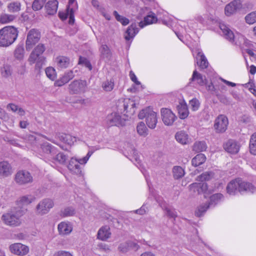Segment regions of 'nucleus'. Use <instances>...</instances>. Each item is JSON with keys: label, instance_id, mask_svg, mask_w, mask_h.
<instances>
[{"label": "nucleus", "instance_id": "8", "mask_svg": "<svg viewBox=\"0 0 256 256\" xmlns=\"http://www.w3.org/2000/svg\"><path fill=\"white\" fill-rule=\"evenodd\" d=\"M58 152V149L48 142L41 144L38 150V156L46 162H50L54 158Z\"/></svg>", "mask_w": 256, "mask_h": 256}, {"label": "nucleus", "instance_id": "50", "mask_svg": "<svg viewBox=\"0 0 256 256\" xmlns=\"http://www.w3.org/2000/svg\"><path fill=\"white\" fill-rule=\"evenodd\" d=\"M113 14L116 20L120 22L122 25L126 26L128 24L130 21L128 18H126L124 16L120 15L118 14V12L116 10L114 12Z\"/></svg>", "mask_w": 256, "mask_h": 256}, {"label": "nucleus", "instance_id": "25", "mask_svg": "<svg viewBox=\"0 0 256 256\" xmlns=\"http://www.w3.org/2000/svg\"><path fill=\"white\" fill-rule=\"evenodd\" d=\"M74 77L72 70H67L54 82V86H62L68 82Z\"/></svg>", "mask_w": 256, "mask_h": 256}, {"label": "nucleus", "instance_id": "14", "mask_svg": "<svg viewBox=\"0 0 256 256\" xmlns=\"http://www.w3.org/2000/svg\"><path fill=\"white\" fill-rule=\"evenodd\" d=\"M40 32L36 29H32L28 33L26 42V48L30 50L40 40Z\"/></svg>", "mask_w": 256, "mask_h": 256}, {"label": "nucleus", "instance_id": "7", "mask_svg": "<svg viewBox=\"0 0 256 256\" xmlns=\"http://www.w3.org/2000/svg\"><path fill=\"white\" fill-rule=\"evenodd\" d=\"M220 28L224 37L230 42L236 45L241 46L244 44H247V40L244 36L239 34H234L232 31L224 24H220Z\"/></svg>", "mask_w": 256, "mask_h": 256}, {"label": "nucleus", "instance_id": "19", "mask_svg": "<svg viewBox=\"0 0 256 256\" xmlns=\"http://www.w3.org/2000/svg\"><path fill=\"white\" fill-rule=\"evenodd\" d=\"M242 7L240 0H234L227 4L224 8V14L227 16H232L236 13Z\"/></svg>", "mask_w": 256, "mask_h": 256}, {"label": "nucleus", "instance_id": "16", "mask_svg": "<svg viewBox=\"0 0 256 256\" xmlns=\"http://www.w3.org/2000/svg\"><path fill=\"white\" fill-rule=\"evenodd\" d=\"M192 52L194 56H196V64L200 68H206L208 66V61L200 48L192 49Z\"/></svg>", "mask_w": 256, "mask_h": 256}, {"label": "nucleus", "instance_id": "51", "mask_svg": "<svg viewBox=\"0 0 256 256\" xmlns=\"http://www.w3.org/2000/svg\"><path fill=\"white\" fill-rule=\"evenodd\" d=\"M246 23L252 24L256 22V11L250 12L245 17Z\"/></svg>", "mask_w": 256, "mask_h": 256}, {"label": "nucleus", "instance_id": "60", "mask_svg": "<svg viewBox=\"0 0 256 256\" xmlns=\"http://www.w3.org/2000/svg\"><path fill=\"white\" fill-rule=\"evenodd\" d=\"M68 23L70 24H72L74 22V8H68Z\"/></svg>", "mask_w": 256, "mask_h": 256}, {"label": "nucleus", "instance_id": "58", "mask_svg": "<svg viewBox=\"0 0 256 256\" xmlns=\"http://www.w3.org/2000/svg\"><path fill=\"white\" fill-rule=\"evenodd\" d=\"M100 50L102 55L104 57H108L109 56L110 50L106 44H103L102 46L100 48Z\"/></svg>", "mask_w": 256, "mask_h": 256}, {"label": "nucleus", "instance_id": "2", "mask_svg": "<svg viewBox=\"0 0 256 256\" xmlns=\"http://www.w3.org/2000/svg\"><path fill=\"white\" fill-rule=\"evenodd\" d=\"M256 188L251 183L243 181L240 178H236L231 180L227 185L226 192L232 196L236 195L238 192L254 193Z\"/></svg>", "mask_w": 256, "mask_h": 256}, {"label": "nucleus", "instance_id": "54", "mask_svg": "<svg viewBox=\"0 0 256 256\" xmlns=\"http://www.w3.org/2000/svg\"><path fill=\"white\" fill-rule=\"evenodd\" d=\"M61 213L63 216H70L74 215L75 214V210L72 207H68L62 210Z\"/></svg>", "mask_w": 256, "mask_h": 256}, {"label": "nucleus", "instance_id": "53", "mask_svg": "<svg viewBox=\"0 0 256 256\" xmlns=\"http://www.w3.org/2000/svg\"><path fill=\"white\" fill-rule=\"evenodd\" d=\"M46 0H34L32 3V9L36 11L40 10Z\"/></svg>", "mask_w": 256, "mask_h": 256}, {"label": "nucleus", "instance_id": "44", "mask_svg": "<svg viewBox=\"0 0 256 256\" xmlns=\"http://www.w3.org/2000/svg\"><path fill=\"white\" fill-rule=\"evenodd\" d=\"M114 80L112 79L110 80H106L102 82V87L105 92H110L114 88Z\"/></svg>", "mask_w": 256, "mask_h": 256}, {"label": "nucleus", "instance_id": "43", "mask_svg": "<svg viewBox=\"0 0 256 256\" xmlns=\"http://www.w3.org/2000/svg\"><path fill=\"white\" fill-rule=\"evenodd\" d=\"M128 145L126 148V150L128 151V154L133 156L136 162L139 163L140 160L137 150L132 145L130 144H128Z\"/></svg>", "mask_w": 256, "mask_h": 256}, {"label": "nucleus", "instance_id": "23", "mask_svg": "<svg viewBox=\"0 0 256 256\" xmlns=\"http://www.w3.org/2000/svg\"><path fill=\"white\" fill-rule=\"evenodd\" d=\"M35 199V196L32 194L22 196L20 197L16 202V204L18 206L16 208L18 210L24 208L26 210V208L25 207L33 202Z\"/></svg>", "mask_w": 256, "mask_h": 256}, {"label": "nucleus", "instance_id": "62", "mask_svg": "<svg viewBox=\"0 0 256 256\" xmlns=\"http://www.w3.org/2000/svg\"><path fill=\"white\" fill-rule=\"evenodd\" d=\"M130 77L131 80L137 86L142 87L140 82L138 80L136 76L132 71L130 72Z\"/></svg>", "mask_w": 256, "mask_h": 256}, {"label": "nucleus", "instance_id": "15", "mask_svg": "<svg viewBox=\"0 0 256 256\" xmlns=\"http://www.w3.org/2000/svg\"><path fill=\"white\" fill-rule=\"evenodd\" d=\"M54 202L50 198H44L41 200L37 205L36 209L38 214L44 215L48 214L54 206Z\"/></svg>", "mask_w": 256, "mask_h": 256}, {"label": "nucleus", "instance_id": "1", "mask_svg": "<svg viewBox=\"0 0 256 256\" xmlns=\"http://www.w3.org/2000/svg\"><path fill=\"white\" fill-rule=\"evenodd\" d=\"M194 20L196 21L197 22L203 24L204 19L202 16L197 15L195 16L194 20H190L188 22L182 20L178 22L176 20L168 17H164L162 20V24L170 28L176 26V25L178 24L180 26L181 29L178 31H175V34L178 38L182 42H183L184 36L185 37L187 36V33L190 32L189 30L195 29L198 26V24Z\"/></svg>", "mask_w": 256, "mask_h": 256}, {"label": "nucleus", "instance_id": "52", "mask_svg": "<svg viewBox=\"0 0 256 256\" xmlns=\"http://www.w3.org/2000/svg\"><path fill=\"white\" fill-rule=\"evenodd\" d=\"M46 74L48 78L50 80H54L56 78V72L55 70L52 67H48L45 70Z\"/></svg>", "mask_w": 256, "mask_h": 256}, {"label": "nucleus", "instance_id": "4", "mask_svg": "<svg viewBox=\"0 0 256 256\" xmlns=\"http://www.w3.org/2000/svg\"><path fill=\"white\" fill-rule=\"evenodd\" d=\"M18 32L13 26H6L0 30V46L6 48L17 39Z\"/></svg>", "mask_w": 256, "mask_h": 256}, {"label": "nucleus", "instance_id": "5", "mask_svg": "<svg viewBox=\"0 0 256 256\" xmlns=\"http://www.w3.org/2000/svg\"><path fill=\"white\" fill-rule=\"evenodd\" d=\"M99 146L90 147L87 154L82 158H72L68 163V168L73 174L78 175L82 172V166H84L94 151L99 150Z\"/></svg>", "mask_w": 256, "mask_h": 256}, {"label": "nucleus", "instance_id": "13", "mask_svg": "<svg viewBox=\"0 0 256 256\" xmlns=\"http://www.w3.org/2000/svg\"><path fill=\"white\" fill-rule=\"evenodd\" d=\"M86 82L84 80H77L72 82L68 85V90L72 94H81L86 91Z\"/></svg>", "mask_w": 256, "mask_h": 256}, {"label": "nucleus", "instance_id": "33", "mask_svg": "<svg viewBox=\"0 0 256 256\" xmlns=\"http://www.w3.org/2000/svg\"><path fill=\"white\" fill-rule=\"evenodd\" d=\"M111 232L108 226H102L98 231L97 238L98 239L104 241L110 238Z\"/></svg>", "mask_w": 256, "mask_h": 256}, {"label": "nucleus", "instance_id": "64", "mask_svg": "<svg viewBox=\"0 0 256 256\" xmlns=\"http://www.w3.org/2000/svg\"><path fill=\"white\" fill-rule=\"evenodd\" d=\"M54 256H72V255L68 252L61 250L56 252Z\"/></svg>", "mask_w": 256, "mask_h": 256}, {"label": "nucleus", "instance_id": "32", "mask_svg": "<svg viewBox=\"0 0 256 256\" xmlns=\"http://www.w3.org/2000/svg\"><path fill=\"white\" fill-rule=\"evenodd\" d=\"M58 232L61 235H68L72 230V226L70 222H62L58 226Z\"/></svg>", "mask_w": 256, "mask_h": 256}, {"label": "nucleus", "instance_id": "12", "mask_svg": "<svg viewBox=\"0 0 256 256\" xmlns=\"http://www.w3.org/2000/svg\"><path fill=\"white\" fill-rule=\"evenodd\" d=\"M116 104L118 113L124 114L125 115L128 112L132 114L134 112L136 104L130 98H120L118 100Z\"/></svg>", "mask_w": 256, "mask_h": 256}, {"label": "nucleus", "instance_id": "10", "mask_svg": "<svg viewBox=\"0 0 256 256\" xmlns=\"http://www.w3.org/2000/svg\"><path fill=\"white\" fill-rule=\"evenodd\" d=\"M210 201L208 204H205L200 206L196 211V215L197 216H202L209 207H214L224 199L222 194L217 193L211 196L210 198Z\"/></svg>", "mask_w": 256, "mask_h": 256}, {"label": "nucleus", "instance_id": "26", "mask_svg": "<svg viewBox=\"0 0 256 256\" xmlns=\"http://www.w3.org/2000/svg\"><path fill=\"white\" fill-rule=\"evenodd\" d=\"M139 28L136 23L132 24L127 28L124 34V38L127 42H131L136 34L138 32Z\"/></svg>", "mask_w": 256, "mask_h": 256}, {"label": "nucleus", "instance_id": "35", "mask_svg": "<svg viewBox=\"0 0 256 256\" xmlns=\"http://www.w3.org/2000/svg\"><path fill=\"white\" fill-rule=\"evenodd\" d=\"M157 20V18L154 14L151 12L144 18V21H141L139 22L138 26L140 28H143L147 25L156 22Z\"/></svg>", "mask_w": 256, "mask_h": 256}, {"label": "nucleus", "instance_id": "63", "mask_svg": "<svg viewBox=\"0 0 256 256\" xmlns=\"http://www.w3.org/2000/svg\"><path fill=\"white\" fill-rule=\"evenodd\" d=\"M98 248L100 250H104L106 252H107L110 250V248H109L108 246L104 243H102V242L99 243L98 244Z\"/></svg>", "mask_w": 256, "mask_h": 256}, {"label": "nucleus", "instance_id": "47", "mask_svg": "<svg viewBox=\"0 0 256 256\" xmlns=\"http://www.w3.org/2000/svg\"><path fill=\"white\" fill-rule=\"evenodd\" d=\"M66 160L67 157L64 153L57 152L54 156V158L52 159L50 162L54 163L55 162H58L60 164H64L66 162Z\"/></svg>", "mask_w": 256, "mask_h": 256}, {"label": "nucleus", "instance_id": "20", "mask_svg": "<svg viewBox=\"0 0 256 256\" xmlns=\"http://www.w3.org/2000/svg\"><path fill=\"white\" fill-rule=\"evenodd\" d=\"M15 181L19 184H26L32 182V176L28 171L20 170L15 176Z\"/></svg>", "mask_w": 256, "mask_h": 256}, {"label": "nucleus", "instance_id": "40", "mask_svg": "<svg viewBox=\"0 0 256 256\" xmlns=\"http://www.w3.org/2000/svg\"><path fill=\"white\" fill-rule=\"evenodd\" d=\"M195 235L194 236V238H190V242L192 243V246H194L196 244V246H198L199 248L200 247H202V246H206V244L204 242L201 240L198 236L197 235V230H194Z\"/></svg>", "mask_w": 256, "mask_h": 256}, {"label": "nucleus", "instance_id": "17", "mask_svg": "<svg viewBox=\"0 0 256 256\" xmlns=\"http://www.w3.org/2000/svg\"><path fill=\"white\" fill-rule=\"evenodd\" d=\"M160 113L162 120L166 126H172L176 119V116L170 109L162 108Z\"/></svg>", "mask_w": 256, "mask_h": 256}, {"label": "nucleus", "instance_id": "39", "mask_svg": "<svg viewBox=\"0 0 256 256\" xmlns=\"http://www.w3.org/2000/svg\"><path fill=\"white\" fill-rule=\"evenodd\" d=\"M175 138L178 142L182 144H186L188 142V135L184 131L176 132Z\"/></svg>", "mask_w": 256, "mask_h": 256}, {"label": "nucleus", "instance_id": "61", "mask_svg": "<svg viewBox=\"0 0 256 256\" xmlns=\"http://www.w3.org/2000/svg\"><path fill=\"white\" fill-rule=\"evenodd\" d=\"M246 87L248 88L250 92L256 96V88L252 82H249L246 84Z\"/></svg>", "mask_w": 256, "mask_h": 256}, {"label": "nucleus", "instance_id": "46", "mask_svg": "<svg viewBox=\"0 0 256 256\" xmlns=\"http://www.w3.org/2000/svg\"><path fill=\"white\" fill-rule=\"evenodd\" d=\"M249 147L250 152L254 155H256V133L252 135Z\"/></svg>", "mask_w": 256, "mask_h": 256}, {"label": "nucleus", "instance_id": "49", "mask_svg": "<svg viewBox=\"0 0 256 256\" xmlns=\"http://www.w3.org/2000/svg\"><path fill=\"white\" fill-rule=\"evenodd\" d=\"M174 176L176 179L182 178L184 174L183 168L179 166H174L172 170Z\"/></svg>", "mask_w": 256, "mask_h": 256}, {"label": "nucleus", "instance_id": "31", "mask_svg": "<svg viewBox=\"0 0 256 256\" xmlns=\"http://www.w3.org/2000/svg\"><path fill=\"white\" fill-rule=\"evenodd\" d=\"M240 144L235 140H230L224 145V148L228 152L235 154L240 150Z\"/></svg>", "mask_w": 256, "mask_h": 256}, {"label": "nucleus", "instance_id": "38", "mask_svg": "<svg viewBox=\"0 0 256 256\" xmlns=\"http://www.w3.org/2000/svg\"><path fill=\"white\" fill-rule=\"evenodd\" d=\"M206 160V156L203 154H199L196 155L192 160V165L194 166H198L203 163Z\"/></svg>", "mask_w": 256, "mask_h": 256}, {"label": "nucleus", "instance_id": "9", "mask_svg": "<svg viewBox=\"0 0 256 256\" xmlns=\"http://www.w3.org/2000/svg\"><path fill=\"white\" fill-rule=\"evenodd\" d=\"M138 116L140 119L146 118V124L149 128L154 129L156 128L158 122L157 114L151 107L148 106L142 110Z\"/></svg>", "mask_w": 256, "mask_h": 256}, {"label": "nucleus", "instance_id": "37", "mask_svg": "<svg viewBox=\"0 0 256 256\" xmlns=\"http://www.w3.org/2000/svg\"><path fill=\"white\" fill-rule=\"evenodd\" d=\"M207 148V144L204 141H197L194 143L192 150L198 152H202L206 150Z\"/></svg>", "mask_w": 256, "mask_h": 256}, {"label": "nucleus", "instance_id": "11", "mask_svg": "<svg viewBox=\"0 0 256 256\" xmlns=\"http://www.w3.org/2000/svg\"><path fill=\"white\" fill-rule=\"evenodd\" d=\"M147 184L149 188V192L150 194L154 197L160 206L164 208L166 212V214L170 218H175L176 216V210L166 206V202L164 201L162 198L157 194L152 188L151 186V184L149 183L148 180L146 179Z\"/></svg>", "mask_w": 256, "mask_h": 256}, {"label": "nucleus", "instance_id": "22", "mask_svg": "<svg viewBox=\"0 0 256 256\" xmlns=\"http://www.w3.org/2000/svg\"><path fill=\"white\" fill-rule=\"evenodd\" d=\"M10 252L18 256L26 254L29 251L28 246L20 243H15L10 245L9 247Z\"/></svg>", "mask_w": 256, "mask_h": 256}, {"label": "nucleus", "instance_id": "6", "mask_svg": "<svg viewBox=\"0 0 256 256\" xmlns=\"http://www.w3.org/2000/svg\"><path fill=\"white\" fill-rule=\"evenodd\" d=\"M26 212L25 209L18 210L14 208L2 216V220L5 224L10 226H18L20 223V217Z\"/></svg>", "mask_w": 256, "mask_h": 256}, {"label": "nucleus", "instance_id": "27", "mask_svg": "<svg viewBox=\"0 0 256 256\" xmlns=\"http://www.w3.org/2000/svg\"><path fill=\"white\" fill-rule=\"evenodd\" d=\"M12 174L10 164L6 161L0 162V178H6Z\"/></svg>", "mask_w": 256, "mask_h": 256}, {"label": "nucleus", "instance_id": "34", "mask_svg": "<svg viewBox=\"0 0 256 256\" xmlns=\"http://www.w3.org/2000/svg\"><path fill=\"white\" fill-rule=\"evenodd\" d=\"M58 4L56 0H49L45 6L46 13L49 15L54 14L57 12Z\"/></svg>", "mask_w": 256, "mask_h": 256}, {"label": "nucleus", "instance_id": "48", "mask_svg": "<svg viewBox=\"0 0 256 256\" xmlns=\"http://www.w3.org/2000/svg\"><path fill=\"white\" fill-rule=\"evenodd\" d=\"M136 130L138 133L142 136H146L148 134V129L143 122H140L138 124Z\"/></svg>", "mask_w": 256, "mask_h": 256}, {"label": "nucleus", "instance_id": "55", "mask_svg": "<svg viewBox=\"0 0 256 256\" xmlns=\"http://www.w3.org/2000/svg\"><path fill=\"white\" fill-rule=\"evenodd\" d=\"M200 103L196 98H194L189 102L190 107L194 111L197 110L200 107Z\"/></svg>", "mask_w": 256, "mask_h": 256}, {"label": "nucleus", "instance_id": "56", "mask_svg": "<svg viewBox=\"0 0 256 256\" xmlns=\"http://www.w3.org/2000/svg\"><path fill=\"white\" fill-rule=\"evenodd\" d=\"M24 49L21 46H18L14 50V56L16 58L20 60L23 58Z\"/></svg>", "mask_w": 256, "mask_h": 256}, {"label": "nucleus", "instance_id": "29", "mask_svg": "<svg viewBox=\"0 0 256 256\" xmlns=\"http://www.w3.org/2000/svg\"><path fill=\"white\" fill-rule=\"evenodd\" d=\"M55 63L58 68L64 69L72 66L70 59L66 56H58L55 59Z\"/></svg>", "mask_w": 256, "mask_h": 256}, {"label": "nucleus", "instance_id": "21", "mask_svg": "<svg viewBox=\"0 0 256 256\" xmlns=\"http://www.w3.org/2000/svg\"><path fill=\"white\" fill-rule=\"evenodd\" d=\"M106 122L110 126H120L124 125L125 120L121 118L119 113L113 112L108 116Z\"/></svg>", "mask_w": 256, "mask_h": 256}, {"label": "nucleus", "instance_id": "45", "mask_svg": "<svg viewBox=\"0 0 256 256\" xmlns=\"http://www.w3.org/2000/svg\"><path fill=\"white\" fill-rule=\"evenodd\" d=\"M12 66L8 64H4L0 69L2 75L5 78L10 76L12 74Z\"/></svg>", "mask_w": 256, "mask_h": 256}, {"label": "nucleus", "instance_id": "3", "mask_svg": "<svg viewBox=\"0 0 256 256\" xmlns=\"http://www.w3.org/2000/svg\"><path fill=\"white\" fill-rule=\"evenodd\" d=\"M212 177L211 172H206L198 176L196 180L201 182H194L191 184L190 186V191L197 194H204V196L206 198L207 195L210 194L212 192L208 188L207 184L203 182L210 180Z\"/></svg>", "mask_w": 256, "mask_h": 256}, {"label": "nucleus", "instance_id": "59", "mask_svg": "<svg viewBox=\"0 0 256 256\" xmlns=\"http://www.w3.org/2000/svg\"><path fill=\"white\" fill-rule=\"evenodd\" d=\"M118 250L122 252H126L130 250L128 242L120 244L118 246Z\"/></svg>", "mask_w": 256, "mask_h": 256}, {"label": "nucleus", "instance_id": "36", "mask_svg": "<svg viewBox=\"0 0 256 256\" xmlns=\"http://www.w3.org/2000/svg\"><path fill=\"white\" fill-rule=\"evenodd\" d=\"M191 82L196 81V82L200 86H204L206 84V79L196 70H194L192 74V77L190 79Z\"/></svg>", "mask_w": 256, "mask_h": 256}, {"label": "nucleus", "instance_id": "28", "mask_svg": "<svg viewBox=\"0 0 256 256\" xmlns=\"http://www.w3.org/2000/svg\"><path fill=\"white\" fill-rule=\"evenodd\" d=\"M179 117L181 119L186 118L189 114L188 106L184 100H180L176 106Z\"/></svg>", "mask_w": 256, "mask_h": 256}, {"label": "nucleus", "instance_id": "18", "mask_svg": "<svg viewBox=\"0 0 256 256\" xmlns=\"http://www.w3.org/2000/svg\"><path fill=\"white\" fill-rule=\"evenodd\" d=\"M228 121L227 117L220 114L215 120L214 128L217 132H224L227 129Z\"/></svg>", "mask_w": 256, "mask_h": 256}, {"label": "nucleus", "instance_id": "41", "mask_svg": "<svg viewBox=\"0 0 256 256\" xmlns=\"http://www.w3.org/2000/svg\"><path fill=\"white\" fill-rule=\"evenodd\" d=\"M21 4L19 2H12L8 4V10L10 12H16L20 10Z\"/></svg>", "mask_w": 256, "mask_h": 256}, {"label": "nucleus", "instance_id": "30", "mask_svg": "<svg viewBox=\"0 0 256 256\" xmlns=\"http://www.w3.org/2000/svg\"><path fill=\"white\" fill-rule=\"evenodd\" d=\"M56 138L68 145H72L77 140V138L70 134L58 132L56 134Z\"/></svg>", "mask_w": 256, "mask_h": 256}, {"label": "nucleus", "instance_id": "24", "mask_svg": "<svg viewBox=\"0 0 256 256\" xmlns=\"http://www.w3.org/2000/svg\"><path fill=\"white\" fill-rule=\"evenodd\" d=\"M45 50V46L43 44H38L30 54L28 58L30 62L34 63L37 60L40 59L42 58L41 56Z\"/></svg>", "mask_w": 256, "mask_h": 256}, {"label": "nucleus", "instance_id": "57", "mask_svg": "<svg viewBox=\"0 0 256 256\" xmlns=\"http://www.w3.org/2000/svg\"><path fill=\"white\" fill-rule=\"evenodd\" d=\"M79 64H84L86 68H88L89 70H92V66L90 62L86 58L80 56L78 61Z\"/></svg>", "mask_w": 256, "mask_h": 256}, {"label": "nucleus", "instance_id": "42", "mask_svg": "<svg viewBox=\"0 0 256 256\" xmlns=\"http://www.w3.org/2000/svg\"><path fill=\"white\" fill-rule=\"evenodd\" d=\"M16 16L13 14H2L0 16V23L6 24L12 22L15 18Z\"/></svg>", "mask_w": 256, "mask_h": 256}]
</instances>
